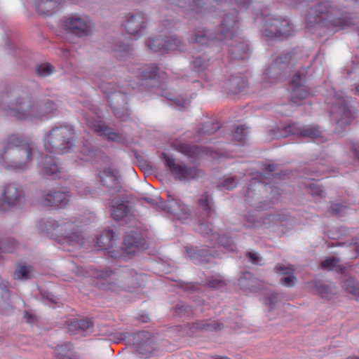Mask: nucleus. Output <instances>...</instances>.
I'll return each instance as SVG.
<instances>
[{
  "mask_svg": "<svg viewBox=\"0 0 359 359\" xmlns=\"http://www.w3.org/2000/svg\"><path fill=\"white\" fill-rule=\"evenodd\" d=\"M75 131L71 126L53 128L44 138L46 154L39 162V169L43 176L57 177L60 168L55 155L69 153L74 147Z\"/></svg>",
  "mask_w": 359,
  "mask_h": 359,
  "instance_id": "nucleus-1",
  "label": "nucleus"
},
{
  "mask_svg": "<svg viewBox=\"0 0 359 359\" xmlns=\"http://www.w3.org/2000/svg\"><path fill=\"white\" fill-rule=\"evenodd\" d=\"M36 146L33 142L11 135L2 142L0 163L7 168L24 170L29 168Z\"/></svg>",
  "mask_w": 359,
  "mask_h": 359,
  "instance_id": "nucleus-2",
  "label": "nucleus"
},
{
  "mask_svg": "<svg viewBox=\"0 0 359 359\" xmlns=\"http://www.w3.org/2000/svg\"><path fill=\"white\" fill-rule=\"evenodd\" d=\"M339 11L332 6L330 0H322L311 8L306 20V29L316 32L323 26L333 25L343 29L351 24V20L347 15L338 18Z\"/></svg>",
  "mask_w": 359,
  "mask_h": 359,
  "instance_id": "nucleus-3",
  "label": "nucleus"
},
{
  "mask_svg": "<svg viewBox=\"0 0 359 359\" xmlns=\"http://www.w3.org/2000/svg\"><path fill=\"white\" fill-rule=\"evenodd\" d=\"M41 233L50 234L55 241L61 244H69L78 248L84 243V237L81 230V222L67 219L60 222L48 220L40 221L38 225Z\"/></svg>",
  "mask_w": 359,
  "mask_h": 359,
  "instance_id": "nucleus-4",
  "label": "nucleus"
},
{
  "mask_svg": "<svg viewBox=\"0 0 359 359\" xmlns=\"http://www.w3.org/2000/svg\"><path fill=\"white\" fill-rule=\"evenodd\" d=\"M4 111L8 116L18 119H38L52 113L56 109L54 102L48 101L43 104H35L29 97L18 98L11 105L4 107Z\"/></svg>",
  "mask_w": 359,
  "mask_h": 359,
  "instance_id": "nucleus-5",
  "label": "nucleus"
},
{
  "mask_svg": "<svg viewBox=\"0 0 359 359\" xmlns=\"http://www.w3.org/2000/svg\"><path fill=\"white\" fill-rule=\"evenodd\" d=\"M293 33L292 27L287 19L272 18L265 23L264 34L266 37L284 39Z\"/></svg>",
  "mask_w": 359,
  "mask_h": 359,
  "instance_id": "nucleus-6",
  "label": "nucleus"
},
{
  "mask_svg": "<svg viewBox=\"0 0 359 359\" xmlns=\"http://www.w3.org/2000/svg\"><path fill=\"white\" fill-rule=\"evenodd\" d=\"M2 199L0 200V211H6L11 206L20 204L23 199L22 191L15 184L5 186Z\"/></svg>",
  "mask_w": 359,
  "mask_h": 359,
  "instance_id": "nucleus-7",
  "label": "nucleus"
},
{
  "mask_svg": "<svg viewBox=\"0 0 359 359\" xmlns=\"http://www.w3.org/2000/svg\"><path fill=\"white\" fill-rule=\"evenodd\" d=\"M163 160L165 165L169 168L176 179L189 180L198 175L196 169L189 168L184 165L176 163L174 159L168 154H163Z\"/></svg>",
  "mask_w": 359,
  "mask_h": 359,
  "instance_id": "nucleus-8",
  "label": "nucleus"
},
{
  "mask_svg": "<svg viewBox=\"0 0 359 359\" xmlns=\"http://www.w3.org/2000/svg\"><path fill=\"white\" fill-rule=\"evenodd\" d=\"M334 102L331 109L332 118L337 120V123L339 126L348 123L351 119V112L346 100L342 96L336 95Z\"/></svg>",
  "mask_w": 359,
  "mask_h": 359,
  "instance_id": "nucleus-9",
  "label": "nucleus"
},
{
  "mask_svg": "<svg viewBox=\"0 0 359 359\" xmlns=\"http://www.w3.org/2000/svg\"><path fill=\"white\" fill-rule=\"evenodd\" d=\"M149 49L154 51L168 52L175 50H182L181 41L176 37H172L169 40L161 38L149 39L147 42Z\"/></svg>",
  "mask_w": 359,
  "mask_h": 359,
  "instance_id": "nucleus-10",
  "label": "nucleus"
},
{
  "mask_svg": "<svg viewBox=\"0 0 359 359\" xmlns=\"http://www.w3.org/2000/svg\"><path fill=\"white\" fill-rule=\"evenodd\" d=\"M65 29L79 36L86 35L88 31L86 20L77 15L68 17L64 21Z\"/></svg>",
  "mask_w": 359,
  "mask_h": 359,
  "instance_id": "nucleus-11",
  "label": "nucleus"
},
{
  "mask_svg": "<svg viewBox=\"0 0 359 359\" xmlns=\"http://www.w3.org/2000/svg\"><path fill=\"white\" fill-rule=\"evenodd\" d=\"M288 57L277 58L268 68L266 74L272 81L282 79L288 69Z\"/></svg>",
  "mask_w": 359,
  "mask_h": 359,
  "instance_id": "nucleus-12",
  "label": "nucleus"
},
{
  "mask_svg": "<svg viewBox=\"0 0 359 359\" xmlns=\"http://www.w3.org/2000/svg\"><path fill=\"white\" fill-rule=\"evenodd\" d=\"M123 245L128 256L133 255L146 248L144 241L134 231H131L126 236Z\"/></svg>",
  "mask_w": 359,
  "mask_h": 359,
  "instance_id": "nucleus-13",
  "label": "nucleus"
},
{
  "mask_svg": "<svg viewBox=\"0 0 359 359\" xmlns=\"http://www.w3.org/2000/svg\"><path fill=\"white\" fill-rule=\"evenodd\" d=\"M304 78L299 72L296 73L291 79L292 102L297 104L309 95L306 88L302 86Z\"/></svg>",
  "mask_w": 359,
  "mask_h": 359,
  "instance_id": "nucleus-14",
  "label": "nucleus"
},
{
  "mask_svg": "<svg viewBox=\"0 0 359 359\" xmlns=\"http://www.w3.org/2000/svg\"><path fill=\"white\" fill-rule=\"evenodd\" d=\"M69 201V195L67 192L54 191L50 192L44 196L43 204L46 206H55L63 208Z\"/></svg>",
  "mask_w": 359,
  "mask_h": 359,
  "instance_id": "nucleus-15",
  "label": "nucleus"
},
{
  "mask_svg": "<svg viewBox=\"0 0 359 359\" xmlns=\"http://www.w3.org/2000/svg\"><path fill=\"white\" fill-rule=\"evenodd\" d=\"M125 27L129 34L136 36L142 33V31L145 27V24L143 18L141 15H137L130 16L128 19Z\"/></svg>",
  "mask_w": 359,
  "mask_h": 359,
  "instance_id": "nucleus-16",
  "label": "nucleus"
},
{
  "mask_svg": "<svg viewBox=\"0 0 359 359\" xmlns=\"http://www.w3.org/2000/svg\"><path fill=\"white\" fill-rule=\"evenodd\" d=\"M276 270L280 274L285 276L280 279L282 285L292 287L296 284V278L293 275V268L291 265L279 264L276 266Z\"/></svg>",
  "mask_w": 359,
  "mask_h": 359,
  "instance_id": "nucleus-17",
  "label": "nucleus"
},
{
  "mask_svg": "<svg viewBox=\"0 0 359 359\" xmlns=\"http://www.w3.org/2000/svg\"><path fill=\"white\" fill-rule=\"evenodd\" d=\"M115 235L111 230L104 231L95 244L97 250H108L114 244Z\"/></svg>",
  "mask_w": 359,
  "mask_h": 359,
  "instance_id": "nucleus-18",
  "label": "nucleus"
},
{
  "mask_svg": "<svg viewBox=\"0 0 359 359\" xmlns=\"http://www.w3.org/2000/svg\"><path fill=\"white\" fill-rule=\"evenodd\" d=\"M67 325L71 334H82L89 327L90 321L88 319L74 318L67 322Z\"/></svg>",
  "mask_w": 359,
  "mask_h": 359,
  "instance_id": "nucleus-19",
  "label": "nucleus"
},
{
  "mask_svg": "<svg viewBox=\"0 0 359 359\" xmlns=\"http://www.w3.org/2000/svg\"><path fill=\"white\" fill-rule=\"evenodd\" d=\"M55 353L56 359H81L74 351L72 345L70 344H64L56 346Z\"/></svg>",
  "mask_w": 359,
  "mask_h": 359,
  "instance_id": "nucleus-20",
  "label": "nucleus"
},
{
  "mask_svg": "<svg viewBox=\"0 0 359 359\" xmlns=\"http://www.w3.org/2000/svg\"><path fill=\"white\" fill-rule=\"evenodd\" d=\"M288 128H291L290 131L293 134L298 135L301 137L316 138L320 136L318 128L313 126H306L302 129H299L294 124H292L289 126Z\"/></svg>",
  "mask_w": 359,
  "mask_h": 359,
  "instance_id": "nucleus-21",
  "label": "nucleus"
},
{
  "mask_svg": "<svg viewBox=\"0 0 359 359\" xmlns=\"http://www.w3.org/2000/svg\"><path fill=\"white\" fill-rule=\"evenodd\" d=\"M111 210L112 217L119 221L127 217L128 209L123 202L114 201L111 204Z\"/></svg>",
  "mask_w": 359,
  "mask_h": 359,
  "instance_id": "nucleus-22",
  "label": "nucleus"
},
{
  "mask_svg": "<svg viewBox=\"0 0 359 359\" xmlns=\"http://www.w3.org/2000/svg\"><path fill=\"white\" fill-rule=\"evenodd\" d=\"M111 50L115 57L122 58L130 54L131 46L128 42L116 41L113 44Z\"/></svg>",
  "mask_w": 359,
  "mask_h": 359,
  "instance_id": "nucleus-23",
  "label": "nucleus"
},
{
  "mask_svg": "<svg viewBox=\"0 0 359 359\" xmlns=\"http://www.w3.org/2000/svg\"><path fill=\"white\" fill-rule=\"evenodd\" d=\"M56 4L53 0H38L36 2V9L39 14L48 15L56 7Z\"/></svg>",
  "mask_w": 359,
  "mask_h": 359,
  "instance_id": "nucleus-24",
  "label": "nucleus"
},
{
  "mask_svg": "<svg viewBox=\"0 0 359 359\" xmlns=\"http://www.w3.org/2000/svg\"><path fill=\"white\" fill-rule=\"evenodd\" d=\"M94 130L97 132L100 135L106 136L110 140H116L118 138V135L113 130L104 124H98L94 126Z\"/></svg>",
  "mask_w": 359,
  "mask_h": 359,
  "instance_id": "nucleus-25",
  "label": "nucleus"
},
{
  "mask_svg": "<svg viewBox=\"0 0 359 359\" xmlns=\"http://www.w3.org/2000/svg\"><path fill=\"white\" fill-rule=\"evenodd\" d=\"M341 287L346 292L359 297V283L353 279H347L342 283Z\"/></svg>",
  "mask_w": 359,
  "mask_h": 359,
  "instance_id": "nucleus-26",
  "label": "nucleus"
},
{
  "mask_svg": "<svg viewBox=\"0 0 359 359\" xmlns=\"http://www.w3.org/2000/svg\"><path fill=\"white\" fill-rule=\"evenodd\" d=\"M232 47L231 48L230 51L232 54L235 55V57L240 59V58H244L245 56H243L242 54H246L248 51V45L244 42L242 41L239 43V45H232Z\"/></svg>",
  "mask_w": 359,
  "mask_h": 359,
  "instance_id": "nucleus-27",
  "label": "nucleus"
},
{
  "mask_svg": "<svg viewBox=\"0 0 359 359\" xmlns=\"http://www.w3.org/2000/svg\"><path fill=\"white\" fill-rule=\"evenodd\" d=\"M236 26V21L231 20L226 23H223L222 27H226V30H222L219 34V39L221 40H225L227 38H232L234 32V27Z\"/></svg>",
  "mask_w": 359,
  "mask_h": 359,
  "instance_id": "nucleus-28",
  "label": "nucleus"
},
{
  "mask_svg": "<svg viewBox=\"0 0 359 359\" xmlns=\"http://www.w3.org/2000/svg\"><path fill=\"white\" fill-rule=\"evenodd\" d=\"M78 158L82 161L88 162L90 160V147L88 141L79 146L78 151Z\"/></svg>",
  "mask_w": 359,
  "mask_h": 359,
  "instance_id": "nucleus-29",
  "label": "nucleus"
},
{
  "mask_svg": "<svg viewBox=\"0 0 359 359\" xmlns=\"http://www.w3.org/2000/svg\"><path fill=\"white\" fill-rule=\"evenodd\" d=\"M54 72V67L49 63H43L37 66L36 73L39 76H46Z\"/></svg>",
  "mask_w": 359,
  "mask_h": 359,
  "instance_id": "nucleus-30",
  "label": "nucleus"
},
{
  "mask_svg": "<svg viewBox=\"0 0 359 359\" xmlns=\"http://www.w3.org/2000/svg\"><path fill=\"white\" fill-rule=\"evenodd\" d=\"M17 243L13 241H8L6 243L4 242L3 243H0V257H1L2 253H11L14 251L15 249V246Z\"/></svg>",
  "mask_w": 359,
  "mask_h": 359,
  "instance_id": "nucleus-31",
  "label": "nucleus"
},
{
  "mask_svg": "<svg viewBox=\"0 0 359 359\" xmlns=\"http://www.w3.org/2000/svg\"><path fill=\"white\" fill-rule=\"evenodd\" d=\"M29 268L25 266H19L14 273V279H27L29 278Z\"/></svg>",
  "mask_w": 359,
  "mask_h": 359,
  "instance_id": "nucleus-32",
  "label": "nucleus"
},
{
  "mask_svg": "<svg viewBox=\"0 0 359 359\" xmlns=\"http://www.w3.org/2000/svg\"><path fill=\"white\" fill-rule=\"evenodd\" d=\"M248 128L245 125L238 126L235 130L234 137L238 141L244 140L248 133Z\"/></svg>",
  "mask_w": 359,
  "mask_h": 359,
  "instance_id": "nucleus-33",
  "label": "nucleus"
},
{
  "mask_svg": "<svg viewBox=\"0 0 359 359\" xmlns=\"http://www.w3.org/2000/svg\"><path fill=\"white\" fill-rule=\"evenodd\" d=\"M338 263H339L338 259H337L334 257H328L327 259H326L323 262H322L321 265L324 269L332 270L337 266Z\"/></svg>",
  "mask_w": 359,
  "mask_h": 359,
  "instance_id": "nucleus-34",
  "label": "nucleus"
},
{
  "mask_svg": "<svg viewBox=\"0 0 359 359\" xmlns=\"http://www.w3.org/2000/svg\"><path fill=\"white\" fill-rule=\"evenodd\" d=\"M187 252L190 258L196 263L202 262L205 260L204 256L202 255L201 253L199 252L198 251H196L193 249H189L187 250Z\"/></svg>",
  "mask_w": 359,
  "mask_h": 359,
  "instance_id": "nucleus-35",
  "label": "nucleus"
},
{
  "mask_svg": "<svg viewBox=\"0 0 359 359\" xmlns=\"http://www.w3.org/2000/svg\"><path fill=\"white\" fill-rule=\"evenodd\" d=\"M334 290V289L330 285H322L319 288V293L322 295L323 297L330 299Z\"/></svg>",
  "mask_w": 359,
  "mask_h": 359,
  "instance_id": "nucleus-36",
  "label": "nucleus"
},
{
  "mask_svg": "<svg viewBox=\"0 0 359 359\" xmlns=\"http://www.w3.org/2000/svg\"><path fill=\"white\" fill-rule=\"evenodd\" d=\"M278 301V296L276 293H271L265 304L269 306V310H272L276 307V305Z\"/></svg>",
  "mask_w": 359,
  "mask_h": 359,
  "instance_id": "nucleus-37",
  "label": "nucleus"
},
{
  "mask_svg": "<svg viewBox=\"0 0 359 359\" xmlns=\"http://www.w3.org/2000/svg\"><path fill=\"white\" fill-rule=\"evenodd\" d=\"M156 74V68L152 67L151 69L149 72H147V68L144 69L141 76H138L140 77V79H151L155 77Z\"/></svg>",
  "mask_w": 359,
  "mask_h": 359,
  "instance_id": "nucleus-38",
  "label": "nucleus"
},
{
  "mask_svg": "<svg viewBox=\"0 0 359 359\" xmlns=\"http://www.w3.org/2000/svg\"><path fill=\"white\" fill-rule=\"evenodd\" d=\"M212 198L208 195L202 196L200 200V206L202 209L208 210L210 209Z\"/></svg>",
  "mask_w": 359,
  "mask_h": 359,
  "instance_id": "nucleus-39",
  "label": "nucleus"
},
{
  "mask_svg": "<svg viewBox=\"0 0 359 359\" xmlns=\"http://www.w3.org/2000/svg\"><path fill=\"white\" fill-rule=\"evenodd\" d=\"M246 256L252 264H259L262 260V257L256 252H249Z\"/></svg>",
  "mask_w": 359,
  "mask_h": 359,
  "instance_id": "nucleus-40",
  "label": "nucleus"
},
{
  "mask_svg": "<svg viewBox=\"0 0 359 359\" xmlns=\"http://www.w3.org/2000/svg\"><path fill=\"white\" fill-rule=\"evenodd\" d=\"M236 185V181L233 177H229L222 182V187L228 190H231Z\"/></svg>",
  "mask_w": 359,
  "mask_h": 359,
  "instance_id": "nucleus-41",
  "label": "nucleus"
},
{
  "mask_svg": "<svg viewBox=\"0 0 359 359\" xmlns=\"http://www.w3.org/2000/svg\"><path fill=\"white\" fill-rule=\"evenodd\" d=\"M311 191L313 195H318L322 196L323 191L321 190L320 187L317 184L312 183L310 184Z\"/></svg>",
  "mask_w": 359,
  "mask_h": 359,
  "instance_id": "nucleus-42",
  "label": "nucleus"
},
{
  "mask_svg": "<svg viewBox=\"0 0 359 359\" xmlns=\"http://www.w3.org/2000/svg\"><path fill=\"white\" fill-rule=\"evenodd\" d=\"M251 278V274L250 273H246L239 279V284L241 287H247L250 285L247 283V280Z\"/></svg>",
  "mask_w": 359,
  "mask_h": 359,
  "instance_id": "nucleus-43",
  "label": "nucleus"
},
{
  "mask_svg": "<svg viewBox=\"0 0 359 359\" xmlns=\"http://www.w3.org/2000/svg\"><path fill=\"white\" fill-rule=\"evenodd\" d=\"M24 318L28 323H34L36 320V317L33 314L29 313L28 311H25Z\"/></svg>",
  "mask_w": 359,
  "mask_h": 359,
  "instance_id": "nucleus-44",
  "label": "nucleus"
},
{
  "mask_svg": "<svg viewBox=\"0 0 359 359\" xmlns=\"http://www.w3.org/2000/svg\"><path fill=\"white\" fill-rule=\"evenodd\" d=\"M212 237H213V239L215 238H217L218 239V242L222 245H223L224 248H227L228 246V243L227 242H226L224 240V238H217V236L216 235H214V234H212Z\"/></svg>",
  "mask_w": 359,
  "mask_h": 359,
  "instance_id": "nucleus-45",
  "label": "nucleus"
},
{
  "mask_svg": "<svg viewBox=\"0 0 359 359\" xmlns=\"http://www.w3.org/2000/svg\"><path fill=\"white\" fill-rule=\"evenodd\" d=\"M144 200L151 204V205H156L157 204V202L159 200V198L158 197H156V198H145Z\"/></svg>",
  "mask_w": 359,
  "mask_h": 359,
  "instance_id": "nucleus-46",
  "label": "nucleus"
},
{
  "mask_svg": "<svg viewBox=\"0 0 359 359\" xmlns=\"http://www.w3.org/2000/svg\"><path fill=\"white\" fill-rule=\"evenodd\" d=\"M139 352L142 355V357L146 358H149L150 355H151V353L150 352H144V351H143L142 347H140Z\"/></svg>",
  "mask_w": 359,
  "mask_h": 359,
  "instance_id": "nucleus-47",
  "label": "nucleus"
},
{
  "mask_svg": "<svg viewBox=\"0 0 359 359\" xmlns=\"http://www.w3.org/2000/svg\"><path fill=\"white\" fill-rule=\"evenodd\" d=\"M207 227L203 225V224H201V226L199 227V231L201 233H206V234H208L209 232L207 231Z\"/></svg>",
  "mask_w": 359,
  "mask_h": 359,
  "instance_id": "nucleus-48",
  "label": "nucleus"
},
{
  "mask_svg": "<svg viewBox=\"0 0 359 359\" xmlns=\"http://www.w3.org/2000/svg\"><path fill=\"white\" fill-rule=\"evenodd\" d=\"M203 38H204V36H196L195 38V41L197 43H203Z\"/></svg>",
  "mask_w": 359,
  "mask_h": 359,
  "instance_id": "nucleus-49",
  "label": "nucleus"
},
{
  "mask_svg": "<svg viewBox=\"0 0 359 359\" xmlns=\"http://www.w3.org/2000/svg\"><path fill=\"white\" fill-rule=\"evenodd\" d=\"M236 1L238 4H245L249 1V0H236Z\"/></svg>",
  "mask_w": 359,
  "mask_h": 359,
  "instance_id": "nucleus-50",
  "label": "nucleus"
},
{
  "mask_svg": "<svg viewBox=\"0 0 359 359\" xmlns=\"http://www.w3.org/2000/svg\"><path fill=\"white\" fill-rule=\"evenodd\" d=\"M336 206H337V204H334V205H332V210H333V211H335V212H340V210H339L338 208H337Z\"/></svg>",
  "mask_w": 359,
  "mask_h": 359,
  "instance_id": "nucleus-51",
  "label": "nucleus"
},
{
  "mask_svg": "<svg viewBox=\"0 0 359 359\" xmlns=\"http://www.w3.org/2000/svg\"><path fill=\"white\" fill-rule=\"evenodd\" d=\"M123 339V337H120L117 339H114L113 341L115 342V343H118L121 340H122Z\"/></svg>",
  "mask_w": 359,
  "mask_h": 359,
  "instance_id": "nucleus-52",
  "label": "nucleus"
},
{
  "mask_svg": "<svg viewBox=\"0 0 359 359\" xmlns=\"http://www.w3.org/2000/svg\"><path fill=\"white\" fill-rule=\"evenodd\" d=\"M189 104V102H184V104H179V105H180L182 108H185L187 107V106Z\"/></svg>",
  "mask_w": 359,
  "mask_h": 359,
  "instance_id": "nucleus-53",
  "label": "nucleus"
},
{
  "mask_svg": "<svg viewBox=\"0 0 359 359\" xmlns=\"http://www.w3.org/2000/svg\"><path fill=\"white\" fill-rule=\"evenodd\" d=\"M50 301L51 302H53V303H56V302H56V300L54 299V297H50Z\"/></svg>",
  "mask_w": 359,
  "mask_h": 359,
  "instance_id": "nucleus-54",
  "label": "nucleus"
},
{
  "mask_svg": "<svg viewBox=\"0 0 359 359\" xmlns=\"http://www.w3.org/2000/svg\"><path fill=\"white\" fill-rule=\"evenodd\" d=\"M346 359H359L358 357H348Z\"/></svg>",
  "mask_w": 359,
  "mask_h": 359,
  "instance_id": "nucleus-55",
  "label": "nucleus"
},
{
  "mask_svg": "<svg viewBox=\"0 0 359 359\" xmlns=\"http://www.w3.org/2000/svg\"><path fill=\"white\" fill-rule=\"evenodd\" d=\"M356 90L357 92L359 94V83L358 84L357 87H356Z\"/></svg>",
  "mask_w": 359,
  "mask_h": 359,
  "instance_id": "nucleus-56",
  "label": "nucleus"
},
{
  "mask_svg": "<svg viewBox=\"0 0 359 359\" xmlns=\"http://www.w3.org/2000/svg\"><path fill=\"white\" fill-rule=\"evenodd\" d=\"M205 133H213V131H210V130H205Z\"/></svg>",
  "mask_w": 359,
  "mask_h": 359,
  "instance_id": "nucleus-57",
  "label": "nucleus"
},
{
  "mask_svg": "<svg viewBox=\"0 0 359 359\" xmlns=\"http://www.w3.org/2000/svg\"><path fill=\"white\" fill-rule=\"evenodd\" d=\"M114 96H115L116 97H121V95H119V94H118V95H114Z\"/></svg>",
  "mask_w": 359,
  "mask_h": 359,
  "instance_id": "nucleus-58",
  "label": "nucleus"
},
{
  "mask_svg": "<svg viewBox=\"0 0 359 359\" xmlns=\"http://www.w3.org/2000/svg\"><path fill=\"white\" fill-rule=\"evenodd\" d=\"M109 178L112 180V179H114V176H110V177H109Z\"/></svg>",
  "mask_w": 359,
  "mask_h": 359,
  "instance_id": "nucleus-59",
  "label": "nucleus"
},
{
  "mask_svg": "<svg viewBox=\"0 0 359 359\" xmlns=\"http://www.w3.org/2000/svg\"><path fill=\"white\" fill-rule=\"evenodd\" d=\"M78 287H79V290H80L82 292L81 288L79 286Z\"/></svg>",
  "mask_w": 359,
  "mask_h": 359,
  "instance_id": "nucleus-60",
  "label": "nucleus"
}]
</instances>
